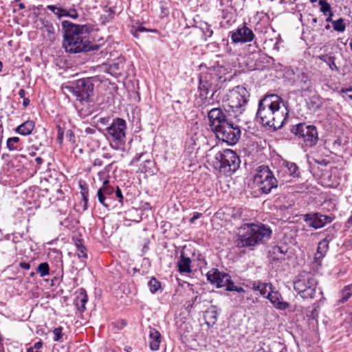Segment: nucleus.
<instances>
[{"instance_id": "nucleus-1", "label": "nucleus", "mask_w": 352, "mask_h": 352, "mask_svg": "<svg viewBox=\"0 0 352 352\" xmlns=\"http://www.w3.org/2000/svg\"><path fill=\"white\" fill-rule=\"evenodd\" d=\"M65 30L63 46L69 53H80L98 50L96 45H91L88 34L92 30L90 25H77L69 21H62Z\"/></svg>"}, {"instance_id": "nucleus-2", "label": "nucleus", "mask_w": 352, "mask_h": 352, "mask_svg": "<svg viewBox=\"0 0 352 352\" xmlns=\"http://www.w3.org/2000/svg\"><path fill=\"white\" fill-rule=\"evenodd\" d=\"M282 99L276 94L265 96L258 102L256 118L264 126L275 130L280 129L287 120V113L280 111Z\"/></svg>"}, {"instance_id": "nucleus-3", "label": "nucleus", "mask_w": 352, "mask_h": 352, "mask_svg": "<svg viewBox=\"0 0 352 352\" xmlns=\"http://www.w3.org/2000/svg\"><path fill=\"white\" fill-rule=\"evenodd\" d=\"M272 230L262 223H245L238 229L236 246L240 248H254L264 244L272 236Z\"/></svg>"}, {"instance_id": "nucleus-4", "label": "nucleus", "mask_w": 352, "mask_h": 352, "mask_svg": "<svg viewBox=\"0 0 352 352\" xmlns=\"http://www.w3.org/2000/svg\"><path fill=\"white\" fill-rule=\"evenodd\" d=\"M216 81L217 76L211 71L207 69L199 74L197 88L199 97L197 99L199 106L206 107L209 104L210 100L216 91L214 87Z\"/></svg>"}, {"instance_id": "nucleus-5", "label": "nucleus", "mask_w": 352, "mask_h": 352, "mask_svg": "<svg viewBox=\"0 0 352 352\" xmlns=\"http://www.w3.org/2000/svg\"><path fill=\"white\" fill-rule=\"evenodd\" d=\"M240 163L239 156L231 149L219 151L212 161L214 168L225 175L235 172L239 168Z\"/></svg>"}, {"instance_id": "nucleus-6", "label": "nucleus", "mask_w": 352, "mask_h": 352, "mask_svg": "<svg viewBox=\"0 0 352 352\" xmlns=\"http://www.w3.org/2000/svg\"><path fill=\"white\" fill-rule=\"evenodd\" d=\"M318 282L314 274L302 272L294 280V289L303 299L316 297Z\"/></svg>"}, {"instance_id": "nucleus-7", "label": "nucleus", "mask_w": 352, "mask_h": 352, "mask_svg": "<svg viewBox=\"0 0 352 352\" xmlns=\"http://www.w3.org/2000/svg\"><path fill=\"white\" fill-rule=\"evenodd\" d=\"M105 131V135L110 142L111 148L115 150H123L126 142V121L122 118H116Z\"/></svg>"}, {"instance_id": "nucleus-8", "label": "nucleus", "mask_w": 352, "mask_h": 352, "mask_svg": "<svg viewBox=\"0 0 352 352\" xmlns=\"http://www.w3.org/2000/svg\"><path fill=\"white\" fill-rule=\"evenodd\" d=\"M254 184L265 194L270 193L278 186V181L268 166H259L254 177Z\"/></svg>"}, {"instance_id": "nucleus-9", "label": "nucleus", "mask_w": 352, "mask_h": 352, "mask_svg": "<svg viewBox=\"0 0 352 352\" xmlns=\"http://www.w3.org/2000/svg\"><path fill=\"white\" fill-rule=\"evenodd\" d=\"M291 132L302 141L305 147L315 146L319 140L317 128L314 125L307 124L305 122L294 125Z\"/></svg>"}, {"instance_id": "nucleus-10", "label": "nucleus", "mask_w": 352, "mask_h": 352, "mask_svg": "<svg viewBox=\"0 0 352 352\" xmlns=\"http://www.w3.org/2000/svg\"><path fill=\"white\" fill-rule=\"evenodd\" d=\"M249 98L250 94L244 87H236L230 92L228 99L229 111H232L235 114V117L239 116L245 111Z\"/></svg>"}, {"instance_id": "nucleus-11", "label": "nucleus", "mask_w": 352, "mask_h": 352, "mask_svg": "<svg viewBox=\"0 0 352 352\" xmlns=\"http://www.w3.org/2000/svg\"><path fill=\"white\" fill-rule=\"evenodd\" d=\"M213 133L217 139L230 146L235 145L238 142L241 134L239 126L230 120L217 128Z\"/></svg>"}, {"instance_id": "nucleus-12", "label": "nucleus", "mask_w": 352, "mask_h": 352, "mask_svg": "<svg viewBox=\"0 0 352 352\" xmlns=\"http://www.w3.org/2000/svg\"><path fill=\"white\" fill-rule=\"evenodd\" d=\"M97 76L78 80L75 85L69 87L70 91L76 96V100L80 102L87 101L92 95L94 87V82Z\"/></svg>"}, {"instance_id": "nucleus-13", "label": "nucleus", "mask_w": 352, "mask_h": 352, "mask_svg": "<svg viewBox=\"0 0 352 352\" xmlns=\"http://www.w3.org/2000/svg\"><path fill=\"white\" fill-rule=\"evenodd\" d=\"M207 279L217 287H226L228 291V286L233 282L230 276L224 272H219L217 269H212L206 274Z\"/></svg>"}, {"instance_id": "nucleus-14", "label": "nucleus", "mask_w": 352, "mask_h": 352, "mask_svg": "<svg viewBox=\"0 0 352 352\" xmlns=\"http://www.w3.org/2000/svg\"><path fill=\"white\" fill-rule=\"evenodd\" d=\"M334 219V215H324L316 212L306 214L304 220L309 226L315 229H319L324 227L326 224L331 223Z\"/></svg>"}, {"instance_id": "nucleus-15", "label": "nucleus", "mask_w": 352, "mask_h": 352, "mask_svg": "<svg viewBox=\"0 0 352 352\" xmlns=\"http://www.w3.org/2000/svg\"><path fill=\"white\" fill-rule=\"evenodd\" d=\"M113 192L114 188L109 185V182L107 179L103 182L102 186L97 192L99 203L108 210H109L113 204Z\"/></svg>"}, {"instance_id": "nucleus-16", "label": "nucleus", "mask_w": 352, "mask_h": 352, "mask_svg": "<svg viewBox=\"0 0 352 352\" xmlns=\"http://www.w3.org/2000/svg\"><path fill=\"white\" fill-rule=\"evenodd\" d=\"M293 74V85L297 87L302 92L311 91L312 89V82L307 74L296 69L291 70Z\"/></svg>"}, {"instance_id": "nucleus-17", "label": "nucleus", "mask_w": 352, "mask_h": 352, "mask_svg": "<svg viewBox=\"0 0 352 352\" xmlns=\"http://www.w3.org/2000/svg\"><path fill=\"white\" fill-rule=\"evenodd\" d=\"M208 118L209 120V125L212 132L229 120L226 115L220 108H213L208 111Z\"/></svg>"}, {"instance_id": "nucleus-18", "label": "nucleus", "mask_w": 352, "mask_h": 352, "mask_svg": "<svg viewBox=\"0 0 352 352\" xmlns=\"http://www.w3.org/2000/svg\"><path fill=\"white\" fill-rule=\"evenodd\" d=\"M230 34L231 40L234 43L250 42L253 41L255 36L252 30L245 25L239 27L235 31L231 32Z\"/></svg>"}, {"instance_id": "nucleus-19", "label": "nucleus", "mask_w": 352, "mask_h": 352, "mask_svg": "<svg viewBox=\"0 0 352 352\" xmlns=\"http://www.w3.org/2000/svg\"><path fill=\"white\" fill-rule=\"evenodd\" d=\"M266 298L278 310H285L289 307V304L283 301L281 294L274 289L270 290L266 296Z\"/></svg>"}, {"instance_id": "nucleus-20", "label": "nucleus", "mask_w": 352, "mask_h": 352, "mask_svg": "<svg viewBox=\"0 0 352 352\" xmlns=\"http://www.w3.org/2000/svg\"><path fill=\"white\" fill-rule=\"evenodd\" d=\"M75 305L80 312H84L86 310V304L88 301L87 292L83 288L78 289L76 292Z\"/></svg>"}, {"instance_id": "nucleus-21", "label": "nucleus", "mask_w": 352, "mask_h": 352, "mask_svg": "<svg viewBox=\"0 0 352 352\" xmlns=\"http://www.w3.org/2000/svg\"><path fill=\"white\" fill-rule=\"evenodd\" d=\"M329 249V241L324 239L318 243L317 252L314 255V261L318 265H322V259L326 255Z\"/></svg>"}, {"instance_id": "nucleus-22", "label": "nucleus", "mask_w": 352, "mask_h": 352, "mask_svg": "<svg viewBox=\"0 0 352 352\" xmlns=\"http://www.w3.org/2000/svg\"><path fill=\"white\" fill-rule=\"evenodd\" d=\"M191 263V258L186 256L184 252H182L177 264L179 272L180 274L190 273L192 272Z\"/></svg>"}, {"instance_id": "nucleus-23", "label": "nucleus", "mask_w": 352, "mask_h": 352, "mask_svg": "<svg viewBox=\"0 0 352 352\" xmlns=\"http://www.w3.org/2000/svg\"><path fill=\"white\" fill-rule=\"evenodd\" d=\"M35 127V123L32 120H27L16 127L14 131L21 135H28L32 133Z\"/></svg>"}, {"instance_id": "nucleus-24", "label": "nucleus", "mask_w": 352, "mask_h": 352, "mask_svg": "<svg viewBox=\"0 0 352 352\" xmlns=\"http://www.w3.org/2000/svg\"><path fill=\"white\" fill-rule=\"evenodd\" d=\"M161 342V335L159 331L155 329H150L149 331V340L148 344L150 349L152 351H157L159 349L160 344Z\"/></svg>"}, {"instance_id": "nucleus-25", "label": "nucleus", "mask_w": 352, "mask_h": 352, "mask_svg": "<svg viewBox=\"0 0 352 352\" xmlns=\"http://www.w3.org/2000/svg\"><path fill=\"white\" fill-rule=\"evenodd\" d=\"M283 165L284 166V169L286 170L291 179H298L300 177L299 167L296 163L284 161Z\"/></svg>"}, {"instance_id": "nucleus-26", "label": "nucleus", "mask_w": 352, "mask_h": 352, "mask_svg": "<svg viewBox=\"0 0 352 352\" xmlns=\"http://www.w3.org/2000/svg\"><path fill=\"white\" fill-rule=\"evenodd\" d=\"M218 313L215 306H211L204 313V320L208 327H212L217 320Z\"/></svg>"}, {"instance_id": "nucleus-27", "label": "nucleus", "mask_w": 352, "mask_h": 352, "mask_svg": "<svg viewBox=\"0 0 352 352\" xmlns=\"http://www.w3.org/2000/svg\"><path fill=\"white\" fill-rule=\"evenodd\" d=\"M6 147L10 151H21L23 147V144L19 137H12L8 138L6 141Z\"/></svg>"}, {"instance_id": "nucleus-28", "label": "nucleus", "mask_w": 352, "mask_h": 352, "mask_svg": "<svg viewBox=\"0 0 352 352\" xmlns=\"http://www.w3.org/2000/svg\"><path fill=\"white\" fill-rule=\"evenodd\" d=\"M307 105L309 109L312 111L318 110L322 105L321 98L318 94H314L307 101Z\"/></svg>"}, {"instance_id": "nucleus-29", "label": "nucleus", "mask_w": 352, "mask_h": 352, "mask_svg": "<svg viewBox=\"0 0 352 352\" xmlns=\"http://www.w3.org/2000/svg\"><path fill=\"white\" fill-rule=\"evenodd\" d=\"M191 261L193 263H196L197 267L201 269L204 267H206L207 265V262L205 259L204 256L201 254L199 251H194L192 252Z\"/></svg>"}, {"instance_id": "nucleus-30", "label": "nucleus", "mask_w": 352, "mask_h": 352, "mask_svg": "<svg viewBox=\"0 0 352 352\" xmlns=\"http://www.w3.org/2000/svg\"><path fill=\"white\" fill-rule=\"evenodd\" d=\"M198 28L206 36V40L207 38L211 37L213 34V30L211 28V25L205 21H200L198 25L195 26Z\"/></svg>"}, {"instance_id": "nucleus-31", "label": "nucleus", "mask_w": 352, "mask_h": 352, "mask_svg": "<svg viewBox=\"0 0 352 352\" xmlns=\"http://www.w3.org/2000/svg\"><path fill=\"white\" fill-rule=\"evenodd\" d=\"M352 285H347L340 292V297L338 300V303L346 302L352 296Z\"/></svg>"}, {"instance_id": "nucleus-32", "label": "nucleus", "mask_w": 352, "mask_h": 352, "mask_svg": "<svg viewBox=\"0 0 352 352\" xmlns=\"http://www.w3.org/2000/svg\"><path fill=\"white\" fill-rule=\"evenodd\" d=\"M260 287L258 292H259L260 295L264 298H266V296L270 290L274 289L272 283L261 282Z\"/></svg>"}, {"instance_id": "nucleus-33", "label": "nucleus", "mask_w": 352, "mask_h": 352, "mask_svg": "<svg viewBox=\"0 0 352 352\" xmlns=\"http://www.w3.org/2000/svg\"><path fill=\"white\" fill-rule=\"evenodd\" d=\"M320 59L321 60H322L323 62L327 63L329 65V68L331 70H338V67H337V65L335 63V58L334 57L326 54V55H322L321 56H320Z\"/></svg>"}, {"instance_id": "nucleus-34", "label": "nucleus", "mask_w": 352, "mask_h": 352, "mask_svg": "<svg viewBox=\"0 0 352 352\" xmlns=\"http://www.w3.org/2000/svg\"><path fill=\"white\" fill-rule=\"evenodd\" d=\"M47 9L52 11L55 15L57 16L58 19H60L62 16H65V15H66V9L58 8L54 5L47 6Z\"/></svg>"}, {"instance_id": "nucleus-35", "label": "nucleus", "mask_w": 352, "mask_h": 352, "mask_svg": "<svg viewBox=\"0 0 352 352\" xmlns=\"http://www.w3.org/2000/svg\"><path fill=\"white\" fill-rule=\"evenodd\" d=\"M80 194L82 198V201L84 202L83 209L84 210L87 209V204H88V197H89V189L87 185L80 184Z\"/></svg>"}, {"instance_id": "nucleus-36", "label": "nucleus", "mask_w": 352, "mask_h": 352, "mask_svg": "<svg viewBox=\"0 0 352 352\" xmlns=\"http://www.w3.org/2000/svg\"><path fill=\"white\" fill-rule=\"evenodd\" d=\"M277 175L280 182H289L292 180L286 170L284 169V166L283 164L280 169L278 170Z\"/></svg>"}, {"instance_id": "nucleus-37", "label": "nucleus", "mask_w": 352, "mask_h": 352, "mask_svg": "<svg viewBox=\"0 0 352 352\" xmlns=\"http://www.w3.org/2000/svg\"><path fill=\"white\" fill-rule=\"evenodd\" d=\"M332 26L333 30L337 32H342L346 29V25L344 23V19L342 18L332 21Z\"/></svg>"}, {"instance_id": "nucleus-38", "label": "nucleus", "mask_w": 352, "mask_h": 352, "mask_svg": "<svg viewBox=\"0 0 352 352\" xmlns=\"http://www.w3.org/2000/svg\"><path fill=\"white\" fill-rule=\"evenodd\" d=\"M37 272L41 277H44L50 274V267L47 263H41L37 267Z\"/></svg>"}, {"instance_id": "nucleus-39", "label": "nucleus", "mask_w": 352, "mask_h": 352, "mask_svg": "<svg viewBox=\"0 0 352 352\" xmlns=\"http://www.w3.org/2000/svg\"><path fill=\"white\" fill-rule=\"evenodd\" d=\"M318 4L320 6V10L324 15H327V14L332 12L330 4L326 0H319Z\"/></svg>"}, {"instance_id": "nucleus-40", "label": "nucleus", "mask_w": 352, "mask_h": 352, "mask_svg": "<svg viewBox=\"0 0 352 352\" xmlns=\"http://www.w3.org/2000/svg\"><path fill=\"white\" fill-rule=\"evenodd\" d=\"M148 286L151 293L157 292L161 287L160 283L155 278H152L148 283Z\"/></svg>"}, {"instance_id": "nucleus-41", "label": "nucleus", "mask_w": 352, "mask_h": 352, "mask_svg": "<svg viewBox=\"0 0 352 352\" xmlns=\"http://www.w3.org/2000/svg\"><path fill=\"white\" fill-rule=\"evenodd\" d=\"M44 28L48 34V36L50 39L54 38L55 29L53 24L50 21L44 23Z\"/></svg>"}, {"instance_id": "nucleus-42", "label": "nucleus", "mask_w": 352, "mask_h": 352, "mask_svg": "<svg viewBox=\"0 0 352 352\" xmlns=\"http://www.w3.org/2000/svg\"><path fill=\"white\" fill-rule=\"evenodd\" d=\"M157 32V30L155 29H147L142 25H139L135 31L133 32V35L135 38L139 37V32Z\"/></svg>"}, {"instance_id": "nucleus-43", "label": "nucleus", "mask_w": 352, "mask_h": 352, "mask_svg": "<svg viewBox=\"0 0 352 352\" xmlns=\"http://www.w3.org/2000/svg\"><path fill=\"white\" fill-rule=\"evenodd\" d=\"M243 213V210L241 208L239 207H234L231 208L230 214V215L234 219H239L241 217Z\"/></svg>"}, {"instance_id": "nucleus-44", "label": "nucleus", "mask_w": 352, "mask_h": 352, "mask_svg": "<svg viewBox=\"0 0 352 352\" xmlns=\"http://www.w3.org/2000/svg\"><path fill=\"white\" fill-rule=\"evenodd\" d=\"M76 245H77V248H78V256L79 258H86L87 257V253H86V248L82 245L80 243V241H79V244L78 243H76Z\"/></svg>"}, {"instance_id": "nucleus-45", "label": "nucleus", "mask_w": 352, "mask_h": 352, "mask_svg": "<svg viewBox=\"0 0 352 352\" xmlns=\"http://www.w3.org/2000/svg\"><path fill=\"white\" fill-rule=\"evenodd\" d=\"M62 331H63V328L61 327L55 328L53 330V333L54 335V339H53L54 341L58 342V341L60 340V339L63 337Z\"/></svg>"}, {"instance_id": "nucleus-46", "label": "nucleus", "mask_w": 352, "mask_h": 352, "mask_svg": "<svg viewBox=\"0 0 352 352\" xmlns=\"http://www.w3.org/2000/svg\"><path fill=\"white\" fill-rule=\"evenodd\" d=\"M56 128H57V132H58L57 142L59 144H62L63 141V137H64V129L60 125H57Z\"/></svg>"}, {"instance_id": "nucleus-47", "label": "nucleus", "mask_w": 352, "mask_h": 352, "mask_svg": "<svg viewBox=\"0 0 352 352\" xmlns=\"http://www.w3.org/2000/svg\"><path fill=\"white\" fill-rule=\"evenodd\" d=\"M228 291L231 292H236L238 293H243L245 292L244 289L242 287H237L234 285V282H232L230 286L228 287Z\"/></svg>"}, {"instance_id": "nucleus-48", "label": "nucleus", "mask_w": 352, "mask_h": 352, "mask_svg": "<svg viewBox=\"0 0 352 352\" xmlns=\"http://www.w3.org/2000/svg\"><path fill=\"white\" fill-rule=\"evenodd\" d=\"M65 16H68L72 19H77L78 16V12L75 8L70 9L69 10H66V15Z\"/></svg>"}, {"instance_id": "nucleus-49", "label": "nucleus", "mask_w": 352, "mask_h": 352, "mask_svg": "<svg viewBox=\"0 0 352 352\" xmlns=\"http://www.w3.org/2000/svg\"><path fill=\"white\" fill-rule=\"evenodd\" d=\"M66 138L69 142L72 143L75 142V136L72 130L69 129L66 131Z\"/></svg>"}, {"instance_id": "nucleus-50", "label": "nucleus", "mask_w": 352, "mask_h": 352, "mask_svg": "<svg viewBox=\"0 0 352 352\" xmlns=\"http://www.w3.org/2000/svg\"><path fill=\"white\" fill-rule=\"evenodd\" d=\"M261 284V281H252L249 283V285H247V287H249L254 291H258L259 289Z\"/></svg>"}, {"instance_id": "nucleus-51", "label": "nucleus", "mask_w": 352, "mask_h": 352, "mask_svg": "<svg viewBox=\"0 0 352 352\" xmlns=\"http://www.w3.org/2000/svg\"><path fill=\"white\" fill-rule=\"evenodd\" d=\"M199 298V296L198 295H196L195 296H194L193 298H192V299L188 301V307H192L193 305L197 302V300Z\"/></svg>"}, {"instance_id": "nucleus-52", "label": "nucleus", "mask_w": 352, "mask_h": 352, "mask_svg": "<svg viewBox=\"0 0 352 352\" xmlns=\"http://www.w3.org/2000/svg\"><path fill=\"white\" fill-rule=\"evenodd\" d=\"M116 196L119 199V201L122 202V201L123 199V195L122 194L121 190L118 186H117L116 190Z\"/></svg>"}, {"instance_id": "nucleus-53", "label": "nucleus", "mask_w": 352, "mask_h": 352, "mask_svg": "<svg viewBox=\"0 0 352 352\" xmlns=\"http://www.w3.org/2000/svg\"><path fill=\"white\" fill-rule=\"evenodd\" d=\"M201 214L199 213V212H195L193 214V216L191 217V219H190V223H195V221L198 219L200 217H201Z\"/></svg>"}, {"instance_id": "nucleus-54", "label": "nucleus", "mask_w": 352, "mask_h": 352, "mask_svg": "<svg viewBox=\"0 0 352 352\" xmlns=\"http://www.w3.org/2000/svg\"><path fill=\"white\" fill-rule=\"evenodd\" d=\"M33 348L35 349V350H37V351H41V349L42 348L43 346V342L42 341H38V342H36L34 344V345L32 346Z\"/></svg>"}, {"instance_id": "nucleus-55", "label": "nucleus", "mask_w": 352, "mask_h": 352, "mask_svg": "<svg viewBox=\"0 0 352 352\" xmlns=\"http://www.w3.org/2000/svg\"><path fill=\"white\" fill-rule=\"evenodd\" d=\"M19 267L21 268V269H24V270H29L30 268V265L28 263H25V262H21L19 263Z\"/></svg>"}, {"instance_id": "nucleus-56", "label": "nucleus", "mask_w": 352, "mask_h": 352, "mask_svg": "<svg viewBox=\"0 0 352 352\" xmlns=\"http://www.w3.org/2000/svg\"><path fill=\"white\" fill-rule=\"evenodd\" d=\"M93 164L95 166H101L103 164V162L102 160L97 158L94 161Z\"/></svg>"}, {"instance_id": "nucleus-57", "label": "nucleus", "mask_w": 352, "mask_h": 352, "mask_svg": "<svg viewBox=\"0 0 352 352\" xmlns=\"http://www.w3.org/2000/svg\"><path fill=\"white\" fill-rule=\"evenodd\" d=\"M327 18L326 19V21L327 22H331L332 23V21H333V20H332V17L333 16V12L329 13V14H327Z\"/></svg>"}, {"instance_id": "nucleus-58", "label": "nucleus", "mask_w": 352, "mask_h": 352, "mask_svg": "<svg viewBox=\"0 0 352 352\" xmlns=\"http://www.w3.org/2000/svg\"><path fill=\"white\" fill-rule=\"evenodd\" d=\"M19 95L21 98H25V91L23 89H21L19 91Z\"/></svg>"}, {"instance_id": "nucleus-59", "label": "nucleus", "mask_w": 352, "mask_h": 352, "mask_svg": "<svg viewBox=\"0 0 352 352\" xmlns=\"http://www.w3.org/2000/svg\"><path fill=\"white\" fill-rule=\"evenodd\" d=\"M30 104V100L27 98H23V107H28V105Z\"/></svg>"}, {"instance_id": "nucleus-60", "label": "nucleus", "mask_w": 352, "mask_h": 352, "mask_svg": "<svg viewBox=\"0 0 352 352\" xmlns=\"http://www.w3.org/2000/svg\"><path fill=\"white\" fill-rule=\"evenodd\" d=\"M85 132L88 134H92L95 132V130L92 128L88 127L85 129Z\"/></svg>"}, {"instance_id": "nucleus-61", "label": "nucleus", "mask_w": 352, "mask_h": 352, "mask_svg": "<svg viewBox=\"0 0 352 352\" xmlns=\"http://www.w3.org/2000/svg\"><path fill=\"white\" fill-rule=\"evenodd\" d=\"M35 161H36V164H37L38 165H41V164H42V163H43V159H42L41 157H37L35 159Z\"/></svg>"}, {"instance_id": "nucleus-62", "label": "nucleus", "mask_w": 352, "mask_h": 352, "mask_svg": "<svg viewBox=\"0 0 352 352\" xmlns=\"http://www.w3.org/2000/svg\"><path fill=\"white\" fill-rule=\"evenodd\" d=\"M273 50L276 51L279 50V43L278 41H276V43L274 44Z\"/></svg>"}, {"instance_id": "nucleus-63", "label": "nucleus", "mask_w": 352, "mask_h": 352, "mask_svg": "<svg viewBox=\"0 0 352 352\" xmlns=\"http://www.w3.org/2000/svg\"><path fill=\"white\" fill-rule=\"evenodd\" d=\"M99 121H100V122L101 124H105L108 122V118H100Z\"/></svg>"}, {"instance_id": "nucleus-64", "label": "nucleus", "mask_w": 352, "mask_h": 352, "mask_svg": "<svg viewBox=\"0 0 352 352\" xmlns=\"http://www.w3.org/2000/svg\"><path fill=\"white\" fill-rule=\"evenodd\" d=\"M27 352H41V351L35 350L33 346H30L27 349Z\"/></svg>"}]
</instances>
